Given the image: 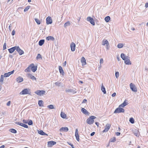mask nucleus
<instances>
[{
    "instance_id": "9b49d317",
    "label": "nucleus",
    "mask_w": 148,
    "mask_h": 148,
    "mask_svg": "<svg viewBox=\"0 0 148 148\" xmlns=\"http://www.w3.org/2000/svg\"><path fill=\"white\" fill-rule=\"evenodd\" d=\"M16 50L20 55H21L23 54V51L19 47H16Z\"/></svg>"
},
{
    "instance_id": "09e8293b",
    "label": "nucleus",
    "mask_w": 148,
    "mask_h": 148,
    "mask_svg": "<svg viewBox=\"0 0 148 148\" xmlns=\"http://www.w3.org/2000/svg\"><path fill=\"white\" fill-rule=\"evenodd\" d=\"M138 130H136L134 132V134L136 136H138Z\"/></svg>"
},
{
    "instance_id": "f03ea898",
    "label": "nucleus",
    "mask_w": 148,
    "mask_h": 148,
    "mask_svg": "<svg viewBox=\"0 0 148 148\" xmlns=\"http://www.w3.org/2000/svg\"><path fill=\"white\" fill-rule=\"evenodd\" d=\"M96 117L94 116H91L89 117L86 120L87 123L90 125L92 124L94 122V119H95Z\"/></svg>"
},
{
    "instance_id": "3c124183",
    "label": "nucleus",
    "mask_w": 148,
    "mask_h": 148,
    "mask_svg": "<svg viewBox=\"0 0 148 148\" xmlns=\"http://www.w3.org/2000/svg\"><path fill=\"white\" fill-rule=\"evenodd\" d=\"M110 48V45L109 43L108 44H107L106 45V48L107 50H108Z\"/></svg>"
},
{
    "instance_id": "774afa93",
    "label": "nucleus",
    "mask_w": 148,
    "mask_h": 148,
    "mask_svg": "<svg viewBox=\"0 0 148 148\" xmlns=\"http://www.w3.org/2000/svg\"><path fill=\"white\" fill-rule=\"evenodd\" d=\"M131 29L133 31H134L135 30V29L134 28V27H132L131 28Z\"/></svg>"
},
{
    "instance_id": "aec40b11",
    "label": "nucleus",
    "mask_w": 148,
    "mask_h": 148,
    "mask_svg": "<svg viewBox=\"0 0 148 148\" xmlns=\"http://www.w3.org/2000/svg\"><path fill=\"white\" fill-rule=\"evenodd\" d=\"M16 47H14L10 49H8V50L10 53H12L15 50H16Z\"/></svg>"
},
{
    "instance_id": "6e6d98bb",
    "label": "nucleus",
    "mask_w": 148,
    "mask_h": 148,
    "mask_svg": "<svg viewBox=\"0 0 148 148\" xmlns=\"http://www.w3.org/2000/svg\"><path fill=\"white\" fill-rule=\"evenodd\" d=\"M15 32L14 31V30H13L12 31V35L13 36H14V35Z\"/></svg>"
},
{
    "instance_id": "6ab92c4d",
    "label": "nucleus",
    "mask_w": 148,
    "mask_h": 148,
    "mask_svg": "<svg viewBox=\"0 0 148 148\" xmlns=\"http://www.w3.org/2000/svg\"><path fill=\"white\" fill-rule=\"evenodd\" d=\"M65 91L66 92H71L73 94L76 93V92L75 90L71 89H66L65 90Z\"/></svg>"
},
{
    "instance_id": "4468645a",
    "label": "nucleus",
    "mask_w": 148,
    "mask_h": 148,
    "mask_svg": "<svg viewBox=\"0 0 148 148\" xmlns=\"http://www.w3.org/2000/svg\"><path fill=\"white\" fill-rule=\"evenodd\" d=\"M75 136L77 141H79V136L78 134V131L77 129H76L75 132Z\"/></svg>"
},
{
    "instance_id": "69168bd1",
    "label": "nucleus",
    "mask_w": 148,
    "mask_h": 148,
    "mask_svg": "<svg viewBox=\"0 0 148 148\" xmlns=\"http://www.w3.org/2000/svg\"><path fill=\"white\" fill-rule=\"evenodd\" d=\"M95 124H96V125L97 126H98L99 124V123H98V122H96L95 123Z\"/></svg>"
},
{
    "instance_id": "ea45409f",
    "label": "nucleus",
    "mask_w": 148,
    "mask_h": 148,
    "mask_svg": "<svg viewBox=\"0 0 148 148\" xmlns=\"http://www.w3.org/2000/svg\"><path fill=\"white\" fill-rule=\"evenodd\" d=\"M129 121L132 124L134 123V119L133 118H131L130 119Z\"/></svg>"
},
{
    "instance_id": "e433bc0d",
    "label": "nucleus",
    "mask_w": 148,
    "mask_h": 148,
    "mask_svg": "<svg viewBox=\"0 0 148 148\" xmlns=\"http://www.w3.org/2000/svg\"><path fill=\"white\" fill-rule=\"evenodd\" d=\"M4 76H3L2 75H1V76L0 79V82L2 84H3V80H4Z\"/></svg>"
},
{
    "instance_id": "4d7b16f0",
    "label": "nucleus",
    "mask_w": 148,
    "mask_h": 148,
    "mask_svg": "<svg viewBox=\"0 0 148 148\" xmlns=\"http://www.w3.org/2000/svg\"><path fill=\"white\" fill-rule=\"evenodd\" d=\"M12 27V26L11 24H10L9 27V30L10 31H11V27Z\"/></svg>"
},
{
    "instance_id": "58836bf2",
    "label": "nucleus",
    "mask_w": 148,
    "mask_h": 148,
    "mask_svg": "<svg viewBox=\"0 0 148 148\" xmlns=\"http://www.w3.org/2000/svg\"><path fill=\"white\" fill-rule=\"evenodd\" d=\"M116 141V138L115 137H113L110 139V142H114Z\"/></svg>"
},
{
    "instance_id": "c756f323",
    "label": "nucleus",
    "mask_w": 148,
    "mask_h": 148,
    "mask_svg": "<svg viewBox=\"0 0 148 148\" xmlns=\"http://www.w3.org/2000/svg\"><path fill=\"white\" fill-rule=\"evenodd\" d=\"M110 19V16H107L105 18L104 20L107 23L109 22Z\"/></svg>"
},
{
    "instance_id": "c9c22d12",
    "label": "nucleus",
    "mask_w": 148,
    "mask_h": 148,
    "mask_svg": "<svg viewBox=\"0 0 148 148\" xmlns=\"http://www.w3.org/2000/svg\"><path fill=\"white\" fill-rule=\"evenodd\" d=\"M61 116L63 118H65L66 117V115L64 113L62 112L61 113Z\"/></svg>"
},
{
    "instance_id": "ddd939ff",
    "label": "nucleus",
    "mask_w": 148,
    "mask_h": 148,
    "mask_svg": "<svg viewBox=\"0 0 148 148\" xmlns=\"http://www.w3.org/2000/svg\"><path fill=\"white\" fill-rule=\"evenodd\" d=\"M15 123L17 125H21L25 128H27L28 127V126L27 125L22 123H19L18 122H16Z\"/></svg>"
},
{
    "instance_id": "1a4fd4ad",
    "label": "nucleus",
    "mask_w": 148,
    "mask_h": 148,
    "mask_svg": "<svg viewBox=\"0 0 148 148\" xmlns=\"http://www.w3.org/2000/svg\"><path fill=\"white\" fill-rule=\"evenodd\" d=\"M110 125L108 123H107L105 126V129L103 131V132H106L108 131L110 129Z\"/></svg>"
},
{
    "instance_id": "f8f14e48",
    "label": "nucleus",
    "mask_w": 148,
    "mask_h": 148,
    "mask_svg": "<svg viewBox=\"0 0 148 148\" xmlns=\"http://www.w3.org/2000/svg\"><path fill=\"white\" fill-rule=\"evenodd\" d=\"M14 70L11 72L5 73L4 74L3 76L4 77H8L11 74H13L14 73Z\"/></svg>"
},
{
    "instance_id": "bf43d9fd",
    "label": "nucleus",
    "mask_w": 148,
    "mask_h": 148,
    "mask_svg": "<svg viewBox=\"0 0 148 148\" xmlns=\"http://www.w3.org/2000/svg\"><path fill=\"white\" fill-rule=\"evenodd\" d=\"M116 95V93L115 92H114L113 94H112V97H115Z\"/></svg>"
},
{
    "instance_id": "052dcab7",
    "label": "nucleus",
    "mask_w": 148,
    "mask_h": 148,
    "mask_svg": "<svg viewBox=\"0 0 148 148\" xmlns=\"http://www.w3.org/2000/svg\"><path fill=\"white\" fill-rule=\"evenodd\" d=\"M95 134V132H93L90 134V136H93Z\"/></svg>"
},
{
    "instance_id": "c03bdc74",
    "label": "nucleus",
    "mask_w": 148,
    "mask_h": 148,
    "mask_svg": "<svg viewBox=\"0 0 148 148\" xmlns=\"http://www.w3.org/2000/svg\"><path fill=\"white\" fill-rule=\"evenodd\" d=\"M30 6H27L24 10V12H25L28 10L29 9Z\"/></svg>"
},
{
    "instance_id": "cd10ccee",
    "label": "nucleus",
    "mask_w": 148,
    "mask_h": 148,
    "mask_svg": "<svg viewBox=\"0 0 148 148\" xmlns=\"http://www.w3.org/2000/svg\"><path fill=\"white\" fill-rule=\"evenodd\" d=\"M101 90H102V92L104 94H105L106 93V91L105 88L103 86V84H102Z\"/></svg>"
},
{
    "instance_id": "e2e57ef3",
    "label": "nucleus",
    "mask_w": 148,
    "mask_h": 148,
    "mask_svg": "<svg viewBox=\"0 0 148 148\" xmlns=\"http://www.w3.org/2000/svg\"><path fill=\"white\" fill-rule=\"evenodd\" d=\"M87 100L86 99H84L83 100V102H82V103H85L86 101H87Z\"/></svg>"
},
{
    "instance_id": "f704fd0d",
    "label": "nucleus",
    "mask_w": 148,
    "mask_h": 148,
    "mask_svg": "<svg viewBox=\"0 0 148 148\" xmlns=\"http://www.w3.org/2000/svg\"><path fill=\"white\" fill-rule=\"evenodd\" d=\"M124 45L123 44L120 43L117 45V47L119 48H121L123 47Z\"/></svg>"
},
{
    "instance_id": "4be33fe9",
    "label": "nucleus",
    "mask_w": 148,
    "mask_h": 148,
    "mask_svg": "<svg viewBox=\"0 0 148 148\" xmlns=\"http://www.w3.org/2000/svg\"><path fill=\"white\" fill-rule=\"evenodd\" d=\"M46 40L49 41V40H52L53 41L55 40L54 38L52 36H49L46 38Z\"/></svg>"
},
{
    "instance_id": "8fccbe9b",
    "label": "nucleus",
    "mask_w": 148,
    "mask_h": 148,
    "mask_svg": "<svg viewBox=\"0 0 148 148\" xmlns=\"http://www.w3.org/2000/svg\"><path fill=\"white\" fill-rule=\"evenodd\" d=\"M6 48V43H5L3 45V49L5 50Z\"/></svg>"
},
{
    "instance_id": "6e6552de",
    "label": "nucleus",
    "mask_w": 148,
    "mask_h": 148,
    "mask_svg": "<svg viewBox=\"0 0 148 148\" xmlns=\"http://www.w3.org/2000/svg\"><path fill=\"white\" fill-rule=\"evenodd\" d=\"M46 23L47 25L51 24L52 23V20L50 16H48L46 19Z\"/></svg>"
},
{
    "instance_id": "423d86ee",
    "label": "nucleus",
    "mask_w": 148,
    "mask_h": 148,
    "mask_svg": "<svg viewBox=\"0 0 148 148\" xmlns=\"http://www.w3.org/2000/svg\"><path fill=\"white\" fill-rule=\"evenodd\" d=\"M46 92L43 90H37L35 92V93L36 94L40 95H43L45 94Z\"/></svg>"
},
{
    "instance_id": "dca6fc26",
    "label": "nucleus",
    "mask_w": 148,
    "mask_h": 148,
    "mask_svg": "<svg viewBox=\"0 0 148 148\" xmlns=\"http://www.w3.org/2000/svg\"><path fill=\"white\" fill-rule=\"evenodd\" d=\"M27 76L29 78L32 80H36V78L30 73L27 74Z\"/></svg>"
},
{
    "instance_id": "a878e982",
    "label": "nucleus",
    "mask_w": 148,
    "mask_h": 148,
    "mask_svg": "<svg viewBox=\"0 0 148 148\" xmlns=\"http://www.w3.org/2000/svg\"><path fill=\"white\" fill-rule=\"evenodd\" d=\"M59 70L60 72V74H62V75H63L64 74V73L62 69V67L60 66H59Z\"/></svg>"
},
{
    "instance_id": "f257e3e1",
    "label": "nucleus",
    "mask_w": 148,
    "mask_h": 148,
    "mask_svg": "<svg viewBox=\"0 0 148 148\" xmlns=\"http://www.w3.org/2000/svg\"><path fill=\"white\" fill-rule=\"evenodd\" d=\"M121 57L123 60H124L125 63L126 64H131V62L130 61L129 58L128 56H125V55L122 53L121 54Z\"/></svg>"
},
{
    "instance_id": "2eb2a0df",
    "label": "nucleus",
    "mask_w": 148,
    "mask_h": 148,
    "mask_svg": "<svg viewBox=\"0 0 148 148\" xmlns=\"http://www.w3.org/2000/svg\"><path fill=\"white\" fill-rule=\"evenodd\" d=\"M81 110L82 112L84 114L87 115H89V113L88 111L85 108H82Z\"/></svg>"
},
{
    "instance_id": "49530a36",
    "label": "nucleus",
    "mask_w": 148,
    "mask_h": 148,
    "mask_svg": "<svg viewBox=\"0 0 148 148\" xmlns=\"http://www.w3.org/2000/svg\"><path fill=\"white\" fill-rule=\"evenodd\" d=\"M41 55L40 54H38L37 56L36 57V58L37 60L40 59V58H41Z\"/></svg>"
},
{
    "instance_id": "13d9d810",
    "label": "nucleus",
    "mask_w": 148,
    "mask_h": 148,
    "mask_svg": "<svg viewBox=\"0 0 148 148\" xmlns=\"http://www.w3.org/2000/svg\"><path fill=\"white\" fill-rule=\"evenodd\" d=\"M116 135H117V136H119L121 134L119 132H116Z\"/></svg>"
},
{
    "instance_id": "a18cd8bd",
    "label": "nucleus",
    "mask_w": 148,
    "mask_h": 148,
    "mask_svg": "<svg viewBox=\"0 0 148 148\" xmlns=\"http://www.w3.org/2000/svg\"><path fill=\"white\" fill-rule=\"evenodd\" d=\"M29 125H32L33 124V122L32 120H30L29 121L28 123Z\"/></svg>"
},
{
    "instance_id": "39448f33",
    "label": "nucleus",
    "mask_w": 148,
    "mask_h": 148,
    "mask_svg": "<svg viewBox=\"0 0 148 148\" xmlns=\"http://www.w3.org/2000/svg\"><path fill=\"white\" fill-rule=\"evenodd\" d=\"M130 87L131 89L134 92H136L137 91V89L136 86L132 83L130 84Z\"/></svg>"
},
{
    "instance_id": "bb28decb",
    "label": "nucleus",
    "mask_w": 148,
    "mask_h": 148,
    "mask_svg": "<svg viewBox=\"0 0 148 148\" xmlns=\"http://www.w3.org/2000/svg\"><path fill=\"white\" fill-rule=\"evenodd\" d=\"M127 105L126 100H125L123 103L119 106V107H124Z\"/></svg>"
},
{
    "instance_id": "a211bd4d",
    "label": "nucleus",
    "mask_w": 148,
    "mask_h": 148,
    "mask_svg": "<svg viewBox=\"0 0 148 148\" xmlns=\"http://www.w3.org/2000/svg\"><path fill=\"white\" fill-rule=\"evenodd\" d=\"M56 144V142L54 141H50L48 142V145L49 147H51L52 146Z\"/></svg>"
},
{
    "instance_id": "37998d69",
    "label": "nucleus",
    "mask_w": 148,
    "mask_h": 148,
    "mask_svg": "<svg viewBox=\"0 0 148 148\" xmlns=\"http://www.w3.org/2000/svg\"><path fill=\"white\" fill-rule=\"evenodd\" d=\"M55 84L56 86H60L61 85V83L58 82H55Z\"/></svg>"
},
{
    "instance_id": "412c9836",
    "label": "nucleus",
    "mask_w": 148,
    "mask_h": 148,
    "mask_svg": "<svg viewBox=\"0 0 148 148\" xmlns=\"http://www.w3.org/2000/svg\"><path fill=\"white\" fill-rule=\"evenodd\" d=\"M16 80L17 82L20 83L23 81V79L22 77L19 76L16 79Z\"/></svg>"
},
{
    "instance_id": "c85d7f7f",
    "label": "nucleus",
    "mask_w": 148,
    "mask_h": 148,
    "mask_svg": "<svg viewBox=\"0 0 148 148\" xmlns=\"http://www.w3.org/2000/svg\"><path fill=\"white\" fill-rule=\"evenodd\" d=\"M108 43H109V42L107 40H106V39H104V40H103L102 42V44L103 45H104L106 44V45L107 44H108Z\"/></svg>"
},
{
    "instance_id": "a19ab883",
    "label": "nucleus",
    "mask_w": 148,
    "mask_h": 148,
    "mask_svg": "<svg viewBox=\"0 0 148 148\" xmlns=\"http://www.w3.org/2000/svg\"><path fill=\"white\" fill-rule=\"evenodd\" d=\"M35 20L38 24L39 25L40 24V21L38 19L35 18Z\"/></svg>"
},
{
    "instance_id": "79ce46f5",
    "label": "nucleus",
    "mask_w": 148,
    "mask_h": 148,
    "mask_svg": "<svg viewBox=\"0 0 148 148\" xmlns=\"http://www.w3.org/2000/svg\"><path fill=\"white\" fill-rule=\"evenodd\" d=\"M47 107L50 109H54V107L52 105H50L48 106Z\"/></svg>"
},
{
    "instance_id": "4c0bfd02",
    "label": "nucleus",
    "mask_w": 148,
    "mask_h": 148,
    "mask_svg": "<svg viewBox=\"0 0 148 148\" xmlns=\"http://www.w3.org/2000/svg\"><path fill=\"white\" fill-rule=\"evenodd\" d=\"M43 101L42 100H39L38 101V104L40 106H43V105H42L43 103Z\"/></svg>"
},
{
    "instance_id": "473e14b6",
    "label": "nucleus",
    "mask_w": 148,
    "mask_h": 148,
    "mask_svg": "<svg viewBox=\"0 0 148 148\" xmlns=\"http://www.w3.org/2000/svg\"><path fill=\"white\" fill-rule=\"evenodd\" d=\"M71 24L70 23L69 21H68L64 25V26L65 27H66L67 26H69Z\"/></svg>"
},
{
    "instance_id": "f3484780",
    "label": "nucleus",
    "mask_w": 148,
    "mask_h": 148,
    "mask_svg": "<svg viewBox=\"0 0 148 148\" xmlns=\"http://www.w3.org/2000/svg\"><path fill=\"white\" fill-rule=\"evenodd\" d=\"M69 130L68 128L66 127H62L60 129V131L61 132H66Z\"/></svg>"
},
{
    "instance_id": "393cba45",
    "label": "nucleus",
    "mask_w": 148,
    "mask_h": 148,
    "mask_svg": "<svg viewBox=\"0 0 148 148\" xmlns=\"http://www.w3.org/2000/svg\"><path fill=\"white\" fill-rule=\"evenodd\" d=\"M81 61L83 65H85L86 64V60L84 57L82 58Z\"/></svg>"
},
{
    "instance_id": "338daca9",
    "label": "nucleus",
    "mask_w": 148,
    "mask_h": 148,
    "mask_svg": "<svg viewBox=\"0 0 148 148\" xmlns=\"http://www.w3.org/2000/svg\"><path fill=\"white\" fill-rule=\"evenodd\" d=\"M5 147V146L4 145H3L1 147H0V148H4Z\"/></svg>"
},
{
    "instance_id": "5701e85b",
    "label": "nucleus",
    "mask_w": 148,
    "mask_h": 148,
    "mask_svg": "<svg viewBox=\"0 0 148 148\" xmlns=\"http://www.w3.org/2000/svg\"><path fill=\"white\" fill-rule=\"evenodd\" d=\"M38 132L39 134L42 135H46L47 136H48V134L44 132L42 130H38Z\"/></svg>"
},
{
    "instance_id": "2f4dec72",
    "label": "nucleus",
    "mask_w": 148,
    "mask_h": 148,
    "mask_svg": "<svg viewBox=\"0 0 148 148\" xmlns=\"http://www.w3.org/2000/svg\"><path fill=\"white\" fill-rule=\"evenodd\" d=\"M45 42V40H40L39 42V45L41 46H42L44 43Z\"/></svg>"
},
{
    "instance_id": "de8ad7c7",
    "label": "nucleus",
    "mask_w": 148,
    "mask_h": 148,
    "mask_svg": "<svg viewBox=\"0 0 148 148\" xmlns=\"http://www.w3.org/2000/svg\"><path fill=\"white\" fill-rule=\"evenodd\" d=\"M119 76V72H116L115 73V76L117 78Z\"/></svg>"
},
{
    "instance_id": "603ef678",
    "label": "nucleus",
    "mask_w": 148,
    "mask_h": 148,
    "mask_svg": "<svg viewBox=\"0 0 148 148\" xmlns=\"http://www.w3.org/2000/svg\"><path fill=\"white\" fill-rule=\"evenodd\" d=\"M28 121L27 120H26L25 119H23V122L24 123H27Z\"/></svg>"
},
{
    "instance_id": "7c9ffc66",
    "label": "nucleus",
    "mask_w": 148,
    "mask_h": 148,
    "mask_svg": "<svg viewBox=\"0 0 148 148\" xmlns=\"http://www.w3.org/2000/svg\"><path fill=\"white\" fill-rule=\"evenodd\" d=\"M31 65L29 66L27 69H26L25 70V72H30L31 69Z\"/></svg>"
},
{
    "instance_id": "20e7f679",
    "label": "nucleus",
    "mask_w": 148,
    "mask_h": 148,
    "mask_svg": "<svg viewBox=\"0 0 148 148\" xmlns=\"http://www.w3.org/2000/svg\"><path fill=\"white\" fill-rule=\"evenodd\" d=\"M124 111L125 110L124 109L121 107H119L115 109L114 112V113L116 114L121 112H124Z\"/></svg>"
},
{
    "instance_id": "0eeeda50",
    "label": "nucleus",
    "mask_w": 148,
    "mask_h": 148,
    "mask_svg": "<svg viewBox=\"0 0 148 148\" xmlns=\"http://www.w3.org/2000/svg\"><path fill=\"white\" fill-rule=\"evenodd\" d=\"M87 20L88 21H89L90 23L93 25H95V23L94 19L90 17H88L87 18Z\"/></svg>"
},
{
    "instance_id": "9d476101",
    "label": "nucleus",
    "mask_w": 148,
    "mask_h": 148,
    "mask_svg": "<svg viewBox=\"0 0 148 148\" xmlns=\"http://www.w3.org/2000/svg\"><path fill=\"white\" fill-rule=\"evenodd\" d=\"M70 47L71 50L73 51H75V45L74 42H72L70 45Z\"/></svg>"
},
{
    "instance_id": "680f3d73",
    "label": "nucleus",
    "mask_w": 148,
    "mask_h": 148,
    "mask_svg": "<svg viewBox=\"0 0 148 148\" xmlns=\"http://www.w3.org/2000/svg\"><path fill=\"white\" fill-rule=\"evenodd\" d=\"M145 6L146 8H148V3H146L145 4Z\"/></svg>"
},
{
    "instance_id": "72a5a7b5",
    "label": "nucleus",
    "mask_w": 148,
    "mask_h": 148,
    "mask_svg": "<svg viewBox=\"0 0 148 148\" xmlns=\"http://www.w3.org/2000/svg\"><path fill=\"white\" fill-rule=\"evenodd\" d=\"M10 131L12 133L15 134L17 132V131L16 130L12 128L10 130Z\"/></svg>"
},
{
    "instance_id": "b1692460",
    "label": "nucleus",
    "mask_w": 148,
    "mask_h": 148,
    "mask_svg": "<svg viewBox=\"0 0 148 148\" xmlns=\"http://www.w3.org/2000/svg\"><path fill=\"white\" fill-rule=\"evenodd\" d=\"M37 67V66L33 65V66H31V70L32 71L34 72L36 71Z\"/></svg>"
},
{
    "instance_id": "0e129e2a",
    "label": "nucleus",
    "mask_w": 148,
    "mask_h": 148,
    "mask_svg": "<svg viewBox=\"0 0 148 148\" xmlns=\"http://www.w3.org/2000/svg\"><path fill=\"white\" fill-rule=\"evenodd\" d=\"M68 144H69V145H70L72 147L74 146L71 143H68Z\"/></svg>"
},
{
    "instance_id": "5fc2aeb1",
    "label": "nucleus",
    "mask_w": 148,
    "mask_h": 148,
    "mask_svg": "<svg viewBox=\"0 0 148 148\" xmlns=\"http://www.w3.org/2000/svg\"><path fill=\"white\" fill-rule=\"evenodd\" d=\"M10 103H11V102L10 101H8L6 105L8 106H9L10 105Z\"/></svg>"
},
{
    "instance_id": "7ed1b4c3",
    "label": "nucleus",
    "mask_w": 148,
    "mask_h": 148,
    "mask_svg": "<svg viewBox=\"0 0 148 148\" xmlns=\"http://www.w3.org/2000/svg\"><path fill=\"white\" fill-rule=\"evenodd\" d=\"M30 93L31 92L30 91V89L29 88H26L22 90V91L19 94L21 95L26 94L30 95Z\"/></svg>"
},
{
    "instance_id": "864d4df0",
    "label": "nucleus",
    "mask_w": 148,
    "mask_h": 148,
    "mask_svg": "<svg viewBox=\"0 0 148 148\" xmlns=\"http://www.w3.org/2000/svg\"><path fill=\"white\" fill-rule=\"evenodd\" d=\"M103 58H101L100 60V64H103Z\"/></svg>"
}]
</instances>
